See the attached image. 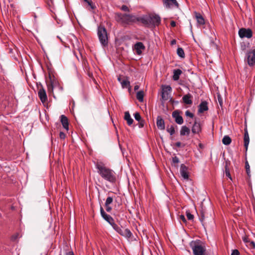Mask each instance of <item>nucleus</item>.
<instances>
[{
    "instance_id": "obj_1",
    "label": "nucleus",
    "mask_w": 255,
    "mask_h": 255,
    "mask_svg": "<svg viewBox=\"0 0 255 255\" xmlns=\"http://www.w3.org/2000/svg\"><path fill=\"white\" fill-rule=\"evenodd\" d=\"M96 166L98 169V173L103 179L112 183L116 182V174L113 170L101 163H97Z\"/></svg>"
},
{
    "instance_id": "obj_2",
    "label": "nucleus",
    "mask_w": 255,
    "mask_h": 255,
    "mask_svg": "<svg viewBox=\"0 0 255 255\" xmlns=\"http://www.w3.org/2000/svg\"><path fill=\"white\" fill-rule=\"evenodd\" d=\"M115 20L123 26L132 24L137 21L140 22V17H136L135 15L122 13H116L115 14Z\"/></svg>"
},
{
    "instance_id": "obj_3",
    "label": "nucleus",
    "mask_w": 255,
    "mask_h": 255,
    "mask_svg": "<svg viewBox=\"0 0 255 255\" xmlns=\"http://www.w3.org/2000/svg\"><path fill=\"white\" fill-rule=\"evenodd\" d=\"M140 22L147 26H158L161 23V18L155 13H149L140 17Z\"/></svg>"
},
{
    "instance_id": "obj_4",
    "label": "nucleus",
    "mask_w": 255,
    "mask_h": 255,
    "mask_svg": "<svg viewBox=\"0 0 255 255\" xmlns=\"http://www.w3.org/2000/svg\"><path fill=\"white\" fill-rule=\"evenodd\" d=\"M190 246L193 250L194 255H206L205 246L200 240L192 241Z\"/></svg>"
},
{
    "instance_id": "obj_5",
    "label": "nucleus",
    "mask_w": 255,
    "mask_h": 255,
    "mask_svg": "<svg viewBox=\"0 0 255 255\" xmlns=\"http://www.w3.org/2000/svg\"><path fill=\"white\" fill-rule=\"evenodd\" d=\"M98 36L99 41L104 47L108 45V37L106 29L104 26H99L98 28Z\"/></svg>"
},
{
    "instance_id": "obj_6",
    "label": "nucleus",
    "mask_w": 255,
    "mask_h": 255,
    "mask_svg": "<svg viewBox=\"0 0 255 255\" xmlns=\"http://www.w3.org/2000/svg\"><path fill=\"white\" fill-rule=\"evenodd\" d=\"M111 225L113 228L120 235L128 239L131 238L132 234L129 229H126L123 231L118 225L115 223V221H114L111 224Z\"/></svg>"
},
{
    "instance_id": "obj_7",
    "label": "nucleus",
    "mask_w": 255,
    "mask_h": 255,
    "mask_svg": "<svg viewBox=\"0 0 255 255\" xmlns=\"http://www.w3.org/2000/svg\"><path fill=\"white\" fill-rule=\"evenodd\" d=\"M245 62H247L250 66H253L255 64V49L248 51L245 56Z\"/></svg>"
},
{
    "instance_id": "obj_8",
    "label": "nucleus",
    "mask_w": 255,
    "mask_h": 255,
    "mask_svg": "<svg viewBox=\"0 0 255 255\" xmlns=\"http://www.w3.org/2000/svg\"><path fill=\"white\" fill-rule=\"evenodd\" d=\"M239 35L242 38H251L253 36V31L250 28H242L239 30Z\"/></svg>"
},
{
    "instance_id": "obj_9",
    "label": "nucleus",
    "mask_w": 255,
    "mask_h": 255,
    "mask_svg": "<svg viewBox=\"0 0 255 255\" xmlns=\"http://www.w3.org/2000/svg\"><path fill=\"white\" fill-rule=\"evenodd\" d=\"M164 6L167 8L173 7H178L179 4L176 0H162Z\"/></svg>"
},
{
    "instance_id": "obj_10",
    "label": "nucleus",
    "mask_w": 255,
    "mask_h": 255,
    "mask_svg": "<svg viewBox=\"0 0 255 255\" xmlns=\"http://www.w3.org/2000/svg\"><path fill=\"white\" fill-rule=\"evenodd\" d=\"M192 132L194 134H199L202 131L201 125L200 121L195 120L194 124L192 127Z\"/></svg>"
},
{
    "instance_id": "obj_11",
    "label": "nucleus",
    "mask_w": 255,
    "mask_h": 255,
    "mask_svg": "<svg viewBox=\"0 0 255 255\" xmlns=\"http://www.w3.org/2000/svg\"><path fill=\"white\" fill-rule=\"evenodd\" d=\"M180 173L181 176L184 179H189L188 168L184 164H182L180 165Z\"/></svg>"
},
{
    "instance_id": "obj_12",
    "label": "nucleus",
    "mask_w": 255,
    "mask_h": 255,
    "mask_svg": "<svg viewBox=\"0 0 255 255\" xmlns=\"http://www.w3.org/2000/svg\"><path fill=\"white\" fill-rule=\"evenodd\" d=\"M172 116L177 124L181 125L183 123V119L180 115V112L178 110H175L173 112Z\"/></svg>"
},
{
    "instance_id": "obj_13",
    "label": "nucleus",
    "mask_w": 255,
    "mask_h": 255,
    "mask_svg": "<svg viewBox=\"0 0 255 255\" xmlns=\"http://www.w3.org/2000/svg\"><path fill=\"white\" fill-rule=\"evenodd\" d=\"M100 213L102 217L110 225L114 221V219L110 215L107 214L104 211L103 207L100 208Z\"/></svg>"
},
{
    "instance_id": "obj_14",
    "label": "nucleus",
    "mask_w": 255,
    "mask_h": 255,
    "mask_svg": "<svg viewBox=\"0 0 255 255\" xmlns=\"http://www.w3.org/2000/svg\"><path fill=\"white\" fill-rule=\"evenodd\" d=\"M41 87V88L39 89L38 92V94L41 102L43 103L47 100V97L45 90L42 85Z\"/></svg>"
},
{
    "instance_id": "obj_15",
    "label": "nucleus",
    "mask_w": 255,
    "mask_h": 255,
    "mask_svg": "<svg viewBox=\"0 0 255 255\" xmlns=\"http://www.w3.org/2000/svg\"><path fill=\"white\" fill-rule=\"evenodd\" d=\"M145 48L144 45L141 42H137L134 45V49L137 55H140L142 53V50H144Z\"/></svg>"
},
{
    "instance_id": "obj_16",
    "label": "nucleus",
    "mask_w": 255,
    "mask_h": 255,
    "mask_svg": "<svg viewBox=\"0 0 255 255\" xmlns=\"http://www.w3.org/2000/svg\"><path fill=\"white\" fill-rule=\"evenodd\" d=\"M208 110V103L206 101L202 102L199 105L198 112L199 113H203Z\"/></svg>"
},
{
    "instance_id": "obj_17",
    "label": "nucleus",
    "mask_w": 255,
    "mask_h": 255,
    "mask_svg": "<svg viewBox=\"0 0 255 255\" xmlns=\"http://www.w3.org/2000/svg\"><path fill=\"white\" fill-rule=\"evenodd\" d=\"M195 18L198 24L200 25H203L205 24V19L203 16L199 12H194Z\"/></svg>"
},
{
    "instance_id": "obj_18",
    "label": "nucleus",
    "mask_w": 255,
    "mask_h": 255,
    "mask_svg": "<svg viewBox=\"0 0 255 255\" xmlns=\"http://www.w3.org/2000/svg\"><path fill=\"white\" fill-rule=\"evenodd\" d=\"M156 125L160 130H164L165 129V123L164 120L160 116L157 117Z\"/></svg>"
},
{
    "instance_id": "obj_19",
    "label": "nucleus",
    "mask_w": 255,
    "mask_h": 255,
    "mask_svg": "<svg viewBox=\"0 0 255 255\" xmlns=\"http://www.w3.org/2000/svg\"><path fill=\"white\" fill-rule=\"evenodd\" d=\"M244 146L246 148V150H247L248 145L250 142V137L248 133V131L247 128L245 129L244 137Z\"/></svg>"
},
{
    "instance_id": "obj_20",
    "label": "nucleus",
    "mask_w": 255,
    "mask_h": 255,
    "mask_svg": "<svg viewBox=\"0 0 255 255\" xmlns=\"http://www.w3.org/2000/svg\"><path fill=\"white\" fill-rule=\"evenodd\" d=\"M61 122L62 124L63 128L66 130L69 129V123L68 118L64 115H61L60 117Z\"/></svg>"
},
{
    "instance_id": "obj_21",
    "label": "nucleus",
    "mask_w": 255,
    "mask_h": 255,
    "mask_svg": "<svg viewBox=\"0 0 255 255\" xmlns=\"http://www.w3.org/2000/svg\"><path fill=\"white\" fill-rule=\"evenodd\" d=\"M49 78L50 79L49 82H47V91L48 93H52L54 88V81L51 79V75H49Z\"/></svg>"
},
{
    "instance_id": "obj_22",
    "label": "nucleus",
    "mask_w": 255,
    "mask_h": 255,
    "mask_svg": "<svg viewBox=\"0 0 255 255\" xmlns=\"http://www.w3.org/2000/svg\"><path fill=\"white\" fill-rule=\"evenodd\" d=\"M192 95L188 93L183 97V102L187 105H191L192 104Z\"/></svg>"
},
{
    "instance_id": "obj_23",
    "label": "nucleus",
    "mask_w": 255,
    "mask_h": 255,
    "mask_svg": "<svg viewBox=\"0 0 255 255\" xmlns=\"http://www.w3.org/2000/svg\"><path fill=\"white\" fill-rule=\"evenodd\" d=\"M124 119L127 121V124L128 126H131L133 122V120L131 118L129 113L128 111L125 113Z\"/></svg>"
},
{
    "instance_id": "obj_24",
    "label": "nucleus",
    "mask_w": 255,
    "mask_h": 255,
    "mask_svg": "<svg viewBox=\"0 0 255 255\" xmlns=\"http://www.w3.org/2000/svg\"><path fill=\"white\" fill-rule=\"evenodd\" d=\"M190 129L185 126H182L180 130V135L183 136L185 135H189L190 133Z\"/></svg>"
},
{
    "instance_id": "obj_25",
    "label": "nucleus",
    "mask_w": 255,
    "mask_h": 255,
    "mask_svg": "<svg viewBox=\"0 0 255 255\" xmlns=\"http://www.w3.org/2000/svg\"><path fill=\"white\" fill-rule=\"evenodd\" d=\"M182 72L180 69H176L173 71V79L174 81H177L179 79L180 75L182 74Z\"/></svg>"
},
{
    "instance_id": "obj_26",
    "label": "nucleus",
    "mask_w": 255,
    "mask_h": 255,
    "mask_svg": "<svg viewBox=\"0 0 255 255\" xmlns=\"http://www.w3.org/2000/svg\"><path fill=\"white\" fill-rule=\"evenodd\" d=\"M200 220L201 222H203L205 220V219L208 217L206 210L205 209H204L203 207H201V209L200 210Z\"/></svg>"
},
{
    "instance_id": "obj_27",
    "label": "nucleus",
    "mask_w": 255,
    "mask_h": 255,
    "mask_svg": "<svg viewBox=\"0 0 255 255\" xmlns=\"http://www.w3.org/2000/svg\"><path fill=\"white\" fill-rule=\"evenodd\" d=\"M232 142V139L228 135H225L222 139V142L226 145H229Z\"/></svg>"
},
{
    "instance_id": "obj_28",
    "label": "nucleus",
    "mask_w": 255,
    "mask_h": 255,
    "mask_svg": "<svg viewBox=\"0 0 255 255\" xmlns=\"http://www.w3.org/2000/svg\"><path fill=\"white\" fill-rule=\"evenodd\" d=\"M144 93L142 91H139L136 93V98L140 102H142L143 101Z\"/></svg>"
},
{
    "instance_id": "obj_29",
    "label": "nucleus",
    "mask_w": 255,
    "mask_h": 255,
    "mask_svg": "<svg viewBox=\"0 0 255 255\" xmlns=\"http://www.w3.org/2000/svg\"><path fill=\"white\" fill-rule=\"evenodd\" d=\"M177 53L180 57H181V58L185 57L184 51L182 48L178 47L177 50Z\"/></svg>"
},
{
    "instance_id": "obj_30",
    "label": "nucleus",
    "mask_w": 255,
    "mask_h": 255,
    "mask_svg": "<svg viewBox=\"0 0 255 255\" xmlns=\"http://www.w3.org/2000/svg\"><path fill=\"white\" fill-rule=\"evenodd\" d=\"M122 86L123 88H127L128 87H130V82L128 80H124L121 82Z\"/></svg>"
},
{
    "instance_id": "obj_31",
    "label": "nucleus",
    "mask_w": 255,
    "mask_h": 255,
    "mask_svg": "<svg viewBox=\"0 0 255 255\" xmlns=\"http://www.w3.org/2000/svg\"><path fill=\"white\" fill-rule=\"evenodd\" d=\"M166 130L170 135H173L175 132L174 127L173 126L170 127L167 126Z\"/></svg>"
},
{
    "instance_id": "obj_32",
    "label": "nucleus",
    "mask_w": 255,
    "mask_h": 255,
    "mask_svg": "<svg viewBox=\"0 0 255 255\" xmlns=\"http://www.w3.org/2000/svg\"><path fill=\"white\" fill-rule=\"evenodd\" d=\"M172 90L171 87L170 86H165L162 88V92H165L166 93H170Z\"/></svg>"
},
{
    "instance_id": "obj_33",
    "label": "nucleus",
    "mask_w": 255,
    "mask_h": 255,
    "mask_svg": "<svg viewBox=\"0 0 255 255\" xmlns=\"http://www.w3.org/2000/svg\"><path fill=\"white\" fill-rule=\"evenodd\" d=\"M113 201V198L112 197H108L105 202V206L110 205Z\"/></svg>"
},
{
    "instance_id": "obj_34",
    "label": "nucleus",
    "mask_w": 255,
    "mask_h": 255,
    "mask_svg": "<svg viewBox=\"0 0 255 255\" xmlns=\"http://www.w3.org/2000/svg\"><path fill=\"white\" fill-rule=\"evenodd\" d=\"M168 95H169V93H166L165 92L162 91L161 96H162V99L164 101L168 100Z\"/></svg>"
},
{
    "instance_id": "obj_35",
    "label": "nucleus",
    "mask_w": 255,
    "mask_h": 255,
    "mask_svg": "<svg viewBox=\"0 0 255 255\" xmlns=\"http://www.w3.org/2000/svg\"><path fill=\"white\" fill-rule=\"evenodd\" d=\"M186 216L189 220H193L194 216L189 211H186Z\"/></svg>"
},
{
    "instance_id": "obj_36",
    "label": "nucleus",
    "mask_w": 255,
    "mask_h": 255,
    "mask_svg": "<svg viewBox=\"0 0 255 255\" xmlns=\"http://www.w3.org/2000/svg\"><path fill=\"white\" fill-rule=\"evenodd\" d=\"M134 117L135 120L137 121H140V120L142 119L139 113L138 112H136L134 114Z\"/></svg>"
},
{
    "instance_id": "obj_37",
    "label": "nucleus",
    "mask_w": 255,
    "mask_h": 255,
    "mask_svg": "<svg viewBox=\"0 0 255 255\" xmlns=\"http://www.w3.org/2000/svg\"><path fill=\"white\" fill-rule=\"evenodd\" d=\"M138 127L139 128H143L144 127V124H145L144 120L143 119H141L140 121H138Z\"/></svg>"
},
{
    "instance_id": "obj_38",
    "label": "nucleus",
    "mask_w": 255,
    "mask_h": 255,
    "mask_svg": "<svg viewBox=\"0 0 255 255\" xmlns=\"http://www.w3.org/2000/svg\"><path fill=\"white\" fill-rule=\"evenodd\" d=\"M90 6V7L92 9H94L96 8V6L92 2V0H90L89 1H88L87 2H86Z\"/></svg>"
},
{
    "instance_id": "obj_39",
    "label": "nucleus",
    "mask_w": 255,
    "mask_h": 255,
    "mask_svg": "<svg viewBox=\"0 0 255 255\" xmlns=\"http://www.w3.org/2000/svg\"><path fill=\"white\" fill-rule=\"evenodd\" d=\"M172 160L173 163L174 164H177L179 162V158L176 156L172 157Z\"/></svg>"
},
{
    "instance_id": "obj_40",
    "label": "nucleus",
    "mask_w": 255,
    "mask_h": 255,
    "mask_svg": "<svg viewBox=\"0 0 255 255\" xmlns=\"http://www.w3.org/2000/svg\"><path fill=\"white\" fill-rule=\"evenodd\" d=\"M121 9L124 11H129V9L128 7L126 5H123L121 8Z\"/></svg>"
},
{
    "instance_id": "obj_41",
    "label": "nucleus",
    "mask_w": 255,
    "mask_h": 255,
    "mask_svg": "<svg viewBox=\"0 0 255 255\" xmlns=\"http://www.w3.org/2000/svg\"><path fill=\"white\" fill-rule=\"evenodd\" d=\"M185 115L187 117H189L191 118H193L194 117V114L191 113L189 111L187 110L185 112Z\"/></svg>"
},
{
    "instance_id": "obj_42",
    "label": "nucleus",
    "mask_w": 255,
    "mask_h": 255,
    "mask_svg": "<svg viewBox=\"0 0 255 255\" xmlns=\"http://www.w3.org/2000/svg\"><path fill=\"white\" fill-rule=\"evenodd\" d=\"M179 219L180 220V221H182L184 223H186V220L184 215H180Z\"/></svg>"
},
{
    "instance_id": "obj_43",
    "label": "nucleus",
    "mask_w": 255,
    "mask_h": 255,
    "mask_svg": "<svg viewBox=\"0 0 255 255\" xmlns=\"http://www.w3.org/2000/svg\"><path fill=\"white\" fill-rule=\"evenodd\" d=\"M231 255H240V253L238 250H233Z\"/></svg>"
},
{
    "instance_id": "obj_44",
    "label": "nucleus",
    "mask_w": 255,
    "mask_h": 255,
    "mask_svg": "<svg viewBox=\"0 0 255 255\" xmlns=\"http://www.w3.org/2000/svg\"><path fill=\"white\" fill-rule=\"evenodd\" d=\"M218 102L220 104V105L221 106H222V104H223V100L222 99V98H221V96L220 95H218Z\"/></svg>"
},
{
    "instance_id": "obj_45",
    "label": "nucleus",
    "mask_w": 255,
    "mask_h": 255,
    "mask_svg": "<svg viewBox=\"0 0 255 255\" xmlns=\"http://www.w3.org/2000/svg\"><path fill=\"white\" fill-rule=\"evenodd\" d=\"M60 138L61 139H64L66 135L63 132H60L59 134Z\"/></svg>"
},
{
    "instance_id": "obj_46",
    "label": "nucleus",
    "mask_w": 255,
    "mask_h": 255,
    "mask_svg": "<svg viewBox=\"0 0 255 255\" xmlns=\"http://www.w3.org/2000/svg\"><path fill=\"white\" fill-rule=\"evenodd\" d=\"M246 168L247 172L248 173L249 171H250V166L247 161L246 163Z\"/></svg>"
},
{
    "instance_id": "obj_47",
    "label": "nucleus",
    "mask_w": 255,
    "mask_h": 255,
    "mask_svg": "<svg viewBox=\"0 0 255 255\" xmlns=\"http://www.w3.org/2000/svg\"><path fill=\"white\" fill-rule=\"evenodd\" d=\"M106 207V211L108 212H110L112 210V207H110L109 205H107V206H105Z\"/></svg>"
},
{
    "instance_id": "obj_48",
    "label": "nucleus",
    "mask_w": 255,
    "mask_h": 255,
    "mask_svg": "<svg viewBox=\"0 0 255 255\" xmlns=\"http://www.w3.org/2000/svg\"><path fill=\"white\" fill-rule=\"evenodd\" d=\"M170 25L172 27H175L176 26V22L174 21H171L170 22Z\"/></svg>"
},
{
    "instance_id": "obj_49",
    "label": "nucleus",
    "mask_w": 255,
    "mask_h": 255,
    "mask_svg": "<svg viewBox=\"0 0 255 255\" xmlns=\"http://www.w3.org/2000/svg\"><path fill=\"white\" fill-rule=\"evenodd\" d=\"M175 145L178 147H180L181 145V143L180 142H177L175 143Z\"/></svg>"
},
{
    "instance_id": "obj_50",
    "label": "nucleus",
    "mask_w": 255,
    "mask_h": 255,
    "mask_svg": "<svg viewBox=\"0 0 255 255\" xmlns=\"http://www.w3.org/2000/svg\"><path fill=\"white\" fill-rule=\"evenodd\" d=\"M226 175L227 176H228L230 178H231V175H230L229 171H226Z\"/></svg>"
},
{
    "instance_id": "obj_51",
    "label": "nucleus",
    "mask_w": 255,
    "mask_h": 255,
    "mask_svg": "<svg viewBox=\"0 0 255 255\" xmlns=\"http://www.w3.org/2000/svg\"><path fill=\"white\" fill-rule=\"evenodd\" d=\"M66 255H74L73 252H68L66 253Z\"/></svg>"
},
{
    "instance_id": "obj_52",
    "label": "nucleus",
    "mask_w": 255,
    "mask_h": 255,
    "mask_svg": "<svg viewBox=\"0 0 255 255\" xmlns=\"http://www.w3.org/2000/svg\"><path fill=\"white\" fill-rule=\"evenodd\" d=\"M139 87L138 85H135L134 87V91H136L139 89Z\"/></svg>"
},
{
    "instance_id": "obj_53",
    "label": "nucleus",
    "mask_w": 255,
    "mask_h": 255,
    "mask_svg": "<svg viewBox=\"0 0 255 255\" xmlns=\"http://www.w3.org/2000/svg\"><path fill=\"white\" fill-rule=\"evenodd\" d=\"M176 43V40H172L171 41V45H173V44H175Z\"/></svg>"
},
{
    "instance_id": "obj_54",
    "label": "nucleus",
    "mask_w": 255,
    "mask_h": 255,
    "mask_svg": "<svg viewBox=\"0 0 255 255\" xmlns=\"http://www.w3.org/2000/svg\"><path fill=\"white\" fill-rule=\"evenodd\" d=\"M244 241L246 243L248 242V240L247 238H245L244 239H243Z\"/></svg>"
},
{
    "instance_id": "obj_55",
    "label": "nucleus",
    "mask_w": 255,
    "mask_h": 255,
    "mask_svg": "<svg viewBox=\"0 0 255 255\" xmlns=\"http://www.w3.org/2000/svg\"><path fill=\"white\" fill-rule=\"evenodd\" d=\"M251 244H252V245H253V247L255 248V244L253 242H252L251 243Z\"/></svg>"
},
{
    "instance_id": "obj_56",
    "label": "nucleus",
    "mask_w": 255,
    "mask_h": 255,
    "mask_svg": "<svg viewBox=\"0 0 255 255\" xmlns=\"http://www.w3.org/2000/svg\"><path fill=\"white\" fill-rule=\"evenodd\" d=\"M16 238H17L16 236L12 237V239H15Z\"/></svg>"
},
{
    "instance_id": "obj_57",
    "label": "nucleus",
    "mask_w": 255,
    "mask_h": 255,
    "mask_svg": "<svg viewBox=\"0 0 255 255\" xmlns=\"http://www.w3.org/2000/svg\"><path fill=\"white\" fill-rule=\"evenodd\" d=\"M85 2H87L88 1H89L90 0H84Z\"/></svg>"
}]
</instances>
